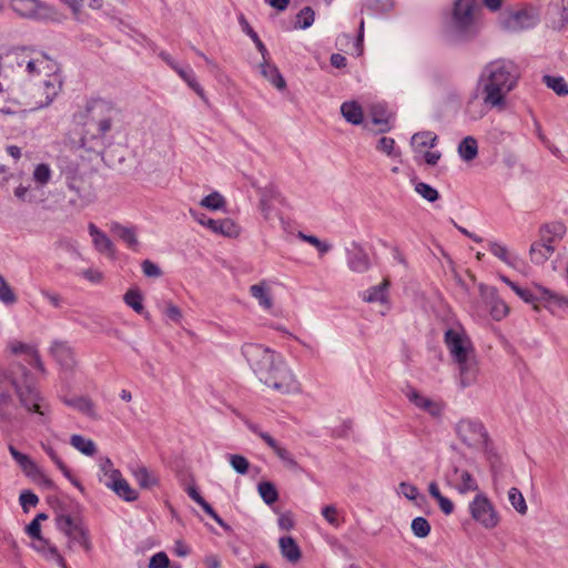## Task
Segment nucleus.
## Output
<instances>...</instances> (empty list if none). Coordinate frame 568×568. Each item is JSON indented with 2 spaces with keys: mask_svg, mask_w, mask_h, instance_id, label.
I'll use <instances>...</instances> for the list:
<instances>
[{
  "mask_svg": "<svg viewBox=\"0 0 568 568\" xmlns=\"http://www.w3.org/2000/svg\"><path fill=\"white\" fill-rule=\"evenodd\" d=\"M32 179L40 186L48 184L51 179L49 165L44 163L38 164L33 170Z\"/></svg>",
  "mask_w": 568,
  "mask_h": 568,
  "instance_id": "49",
  "label": "nucleus"
},
{
  "mask_svg": "<svg viewBox=\"0 0 568 568\" xmlns=\"http://www.w3.org/2000/svg\"><path fill=\"white\" fill-rule=\"evenodd\" d=\"M33 65L28 74L38 80L32 93L34 108H44L51 104L62 88L60 68L57 61L47 54L34 51Z\"/></svg>",
  "mask_w": 568,
  "mask_h": 568,
  "instance_id": "3",
  "label": "nucleus"
},
{
  "mask_svg": "<svg viewBox=\"0 0 568 568\" xmlns=\"http://www.w3.org/2000/svg\"><path fill=\"white\" fill-rule=\"evenodd\" d=\"M250 293L255 300H257L260 306L263 308L271 310L273 307V297L266 281L252 285L250 287Z\"/></svg>",
  "mask_w": 568,
  "mask_h": 568,
  "instance_id": "25",
  "label": "nucleus"
},
{
  "mask_svg": "<svg viewBox=\"0 0 568 568\" xmlns=\"http://www.w3.org/2000/svg\"><path fill=\"white\" fill-rule=\"evenodd\" d=\"M457 434L466 445L485 449L488 447V433L480 422L463 419L457 424Z\"/></svg>",
  "mask_w": 568,
  "mask_h": 568,
  "instance_id": "9",
  "label": "nucleus"
},
{
  "mask_svg": "<svg viewBox=\"0 0 568 568\" xmlns=\"http://www.w3.org/2000/svg\"><path fill=\"white\" fill-rule=\"evenodd\" d=\"M229 460H230L232 468L237 474L245 475L248 471L250 463L244 456L233 454V455H230Z\"/></svg>",
  "mask_w": 568,
  "mask_h": 568,
  "instance_id": "55",
  "label": "nucleus"
},
{
  "mask_svg": "<svg viewBox=\"0 0 568 568\" xmlns=\"http://www.w3.org/2000/svg\"><path fill=\"white\" fill-rule=\"evenodd\" d=\"M67 184L68 189L74 193V196L70 199V204L73 206L83 207L93 200L92 182L84 175L70 174Z\"/></svg>",
  "mask_w": 568,
  "mask_h": 568,
  "instance_id": "10",
  "label": "nucleus"
},
{
  "mask_svg": "<svg viewBox=\"0 0 568 568\" xmlns=\"http://www.w3.org/2000/svg\"><path fill=\"white\" fill-rule=\"evenodd\" d=\"M389 286V281L384 280L379 285L371 287L365 296L364 301L367 303L384 302L386 300V290Z\"/></svg>",
  "mask_w": 568,
  "mask_h": 568,
  "instance_id": "40",
  "label": "nucleus"
},
{
  "mask_svg": "<svg viewBox=\"0 0 568 568\" xmlns=\"http://www.w3.org/2000/svg\"><path fill=\"white\" fill-rule=\"evenodd\" d=\"M126 305L132 307L136 313L141 314L143 307V296L138 290H129L123 297Z\"/></svg>",
  "mask_w": 568,
  "mask_h": 568,
  "instance_id": "46",
  "label": "nucleus"
},
{
  "mask_svg": "<svg viewBox=\"0 0 568 568\" xmlns=\"http://www.w3.org/2000/svg\"><path fill=\"white\" fill-rule=\"evenodd\" d=\"M242 354L260 379L277 361L275 354L268 347L261 344L246 343L242 346Z\"/></svg>",
  "mask_w": 568,
  "mask_h": 568,
  "instance_id": "8",
  "label": "nucleus"
},
{
  "mask_svg": "<svg viewBox=\"0 0 568 568\" xmlns=\"http://www.w3.org/2000/svg\"><path fill=\"white\" fill-rule=\"evenodd\" d=\"M407 396L409 400L418 408L429 412L433 415L437 414V406L429 398L420 395L416 390L409 392Z\"/></svg>",
  "mask_w": 568,
  "mask_h": 568,
  "instance_id": "42",
  "label": "nucleus"
},
{
  "mask_svg": "<svg viewBox=\"0 0 568 568\" xmlns=\"http://www.w3.org/2000/svg\"><path fill=\"white\" fill-rule=\"evenodd\" d=\"M538 12L534 8H524L510 13L507 26L511 30L528 29L538 22Z\"/></svg>",
  "mask_w": 568,
  "mask_h": 568,
  "instance_id": "17",
  "label": "nucleus"
},
{
  "mask_svg": "<svg viewBox=\"0 0 568 568\" xmlns=\"http://www.w3.org/2000/svg\"><path fill=\"white\" fill-rule=\"evenodd\" d=\"M112 231L123 241L126 245L136 251L139 246V241L136 237L135 230L133 227H126L121 224L115 223L112 226Z\"/></svg>",
  "mask_w": 568,
  "mask_h": 568,
  "instance_id": "32",
  "label": "nucleus"
},
{
  "mask_svg": "<svg viewBox=\"0 0 568 568\" xmlns=\"http://www.w3.org/2000/svg\"><path fill=\"white\" fill-rule=\"evenodd\" d=\"M437 136L433 134L432 132H420L416 133L412 138L413 144L420 146V148H433L436 143Z\"/></svg>",
  "mask_w": 568,
  "mask_h": 568,
  "instance_id": "54",
  "label": "nucleus"
},
{
  "mask_svg": "<svg viewBox=\"0 0 568 568\" xmlns=\"http://www.w3.org/2000/svg\"><path fill=\"white\" fill-rule=\"evenodd\" d=\"M508 499L511 506L521 515L527 513L526 500L519 489L513 487L508 491Z\"/></svg>",
  "mask_w": 568,
  "mask_h": 568,
  "instance_id": "48",
  "label": "nucleus"
},
{
  "mask_svg": "<svg viewBox=\"0 0 568 568\" xmlns=\"http://www.w3.org/2000/svg\"><path fill=\"white\" fill-rule=\"evenodd\" d=\"M170 564L169 557L165 552H158L150 559V568H166Z\"/></svg>",
  "mask_w": 568,
  "mask_h": 568,
  "instance_id": "62",
  "label": "nucleus"
},
{
  "mask_svg": "<svg viewBox=\"0 0 568 568\" xmlns=\"http://www.w3.org/2000/svg\"><path fill=\"white\" fill-rule=\"evenodd\" d=\"M349 267L354 272H364L369 267V260L366 254H355L349 261Z\"/></svg>",
  "mask_w": 568,
  "mask_h": 568,
  "instance_id": "56",
  "label": "nucleus"
},
{
  "mask_svg": "<svg viewBox=\"0 0 568 568\" xmlns=\"http://www.w3.org/2000/svg\"><path fill=\"white\" fill-rule=\"evenodd\" d=\"M33 50L28 49H14L7 52V61L10 63H18L17 69L22 72L30 71L31 65H33Z\"/></svg>",
  "mask_w": 568,
  "mask_h": 568,
  "instance_id": "23",
  "label": "nucleus"
},
{
  "mask_svg": "<svg viewBox=\"0 0 568 568\" xmlns=\"http://www.w3.org/2000/svg\"><path fill=\"white\" fill-rule=\"evenodd\" d=\"M186 83L187 85L195 91V93L203 100H205V93L203 88L196 81L193 72L191 70H185L181 67L174 70Z\"/></svg>",
  "mask_w": 568,
  "mask_h": 568,
  "instance_id": "44",
  "label": "nucleus"
},
{
  "mask_svg": "<svg viewBox=\"0 0 568 568\" xmlns=\"http://www.w3.org/2000/svg\"><path fill=\"white\" fill-rule=\"evenodd\" d=\"M202 224L210 227L215 233H221L226 236H236L239 234L237 225L230 219L201 221Z\"/></svg>",
  "mask_w": 568,
  "mask_h": 568,
  "instance_id": "26",
  "label": "nucleus"
},
{
  "mask_svg": "<svg viewBox=\"0 0 568 568\" xmlns=\"http://www.w3.org/2000/svg\"><path fill=\"white\" fill-rule=\"evenodd\" d=\"M278 545L282 556L290 562L295 564L302 558V551L293 537L280 538Z\"/></svg>",
  "mask_w": 568,
  "mask_h": 568,
  "instance_id": "24",
  "label": "nucleus"
},
{
  "mask_svg": "<svg viewBox=\"0 0 568 568\" xmlns=\"http://www.w3.org/2000/svg\"><path fill=\"white\" fill-rule=\"evenodd\" d=\"M520 78L518 65L499 59L488 63L481 74L484 102L491 106H503L505 97L516 88Z\"/></svg>",
  "mask_w": 568,
  "mask_h": 568,
  "instance_id": "2",
  "label": "nucleus"
},
{
  "mask_svg": "<svg viewBox=\"0 0 568 568\" xmlns=\"http://www.w3.org/2000/svg\"><path fill=\"white\" fill-rule=\"evenodd\" d=\"M94 247L102 254H105L106 256L114 258L115 257V248L112 243V241L104 234L103 232L101 234H98L97 237L93 240Z\"/></svg>",
  "mask_w": 568,
  "mask_h": 568,
  "instance_id": "43",
  "label": "nucleus"
},
{
  "mask_svg": "<svg viewBox=\"0 0 568 568\" xmlns=\"http://www.w3.org/2000/svg\"><path fill=\"white\" fill-rule=\"evenodd\" d=\"M49 353L65 371H73L78 364L75 351L67 341H53L49 348Z\"/></svg>",
  "mask_w": 568,
  "mask_h": 568,
  "instance_id": "14",
  "label": "nucleus"
},
{
  "mask_svg": "<svg viewBox=\"0 0 568 568\" xmlns=\"http://www.w3.org/2000/svg\"><path fill=\"white\" fill-rule=\"evenodd\" d=\"M55 525L57 528L68 538L69 549L79 545L85 551L91 550L89 534L81 520H77L70 515L60 514L55 517Z\"/></svg>",
  "mask_w": 568,
  "mask_h": 568,
  "instance_id": "7",
  "label": "nucleus"
},
{
  "mask_svg": "<svg viewBox=\"0 0 568 568\" xmlns=\"http://www.w3.org/2000/svg\"><path fill=\"white\" fill-rule=\"evenodd\" d=\"M260 382L280 394H295L301 390L297 378L282 359H277L272 368L261 376Z\"/></svg>",
  "mask_w": 568,
  "mask_h": 568,
  "instance_id": "6",
  "label": "nucleus"
},
{
  "mask_svg": "<svg viewBox=\"0 0 568 568\" xmlns=\"http://www.w3.org/2000/svg\"><path fill=\"white\" fill-rule=\"evenodd\" d=\"M341 112L344 119L354 125H358L363 122V109L355 101L344 102L341 106Z\"/></svg>",
  "mask_w": 568,
  "mask_h": 568,
  "instance_id": "30",
  "label": "nucleus"
},
{
  "mask_svg": "<svg viewBox=\"0 0 568 568\" xmlns=\"http://www.w3.org/2000/svg\"><path fill=\"white\" fill-rule=\"evenodd\" d=\"M68 405L77 408L84 415L89 416L90 418L97 419L98 414L95 412V405L93 400L89 397H78L71 400L67 402Z\"/></svg>",
  "mask_w": 568,
  "mask_h": 568,
  "instance_id": "34",
  "label": "nucleus"
},
{
  "mask_svg": "<svg viewBox=\"0 0 568 568\" xmlns=\"http://www.w3.org/2000/svg\"><path fill=\"white\" fill-rule=\"evenodd\" d=\"M0 301L7 305L14 304L17 302V296L13 293L10 285L7 283L6 278L0 274Z\"/></svg>",
  "mask_w": 568,
  "mask_h": 568,
  "instance_id": "53",
  "label": "nucleus"
},
{
  "mask_svg": "<svg viewBox=\"0 0 568 568\" xmlns=\"http://www.w3.org/2000/svg\"><path fill=\"white\" fill-rule=\"evenodd\" d=\"M455 362L458 365L462 386L466 387L473 384L476 381L478 373V365L475 353L469 356L456 359Z\"/></svg>",
  "mask_w": 568,
  "mask_h": 568,
  "instance_id": "20",
  "label": "nucleus"
},
{
  "mask_svg": "<svg viewBox=\"0 0 568 568\" xmlns=\"http://www.w3.org/2000/svg\"><path fill=\"white\" fill-rule=\"evenodd\" d=\"M517 295L526 303L535 304L536 301H545L547 306L554 311L556 307H568V297L555 293L546 287L536 285V294L529 290L520 288ZM538 310L537 305H534Z\"/></svg>",
  "mask_w": 568,
  "mask_h": 568,
  "instance_id": "11",
  "label": "nucleus"
},
{
  "mask_svg": "<svg viewBox=\"0 0 568 568\" xmlns=\"http://www.w3.org/2000/svg\"><path fill=\"white\" fill-rule=\"evenodd\" d=\"M16 395L20 405L34 414L42 424L49 420L50 405L34 385L31 373L24 366H18L10 376L0 375V418L11 420L18 417Z\"/></svg>",
  "mask_w": 568,
  "mask_h": 568,
  "instance_id": "1",
  "label": "nucleus"
},
{
  "mask_svg": "<svg viewBox=\"0 0 568 568\" xmlns=\"http://www.w3.org/2000/svg\"><path fill=\"white\" fill-rule=\"evenodd\" d=\"M257 491L263 501L267 505H273L278 499V491L275 485L271 481H261L257 485Z\"/></svg>",
  "mask_w": 568,
  "mask_h": 568,
  "instance_id": "38",
  "label": "nucleus"
},
{
  "mask_svg": "<svg viewBox=\"0 0 568 568\" xmlns=\"http://www.w3.org/2000/svg\"><path fill=\"white\" fill-rule=\"evenodd\" d=\"M412 530L418 538H425L430 532V525L424 517H416L412 521Z\"/></svg>",
  "mask_w": 568,
  "mask_h": 568,
  "instance_id": "51",
  "label": "nucleus"
},
{
  "mask_svg": "<svg viewBox=\"0 0 568 568\" xmlns=\"http://www.w3.org/2000/svg\"><path fill=\"white\" fill-rule=\"evenodd\" d=\"M458 152L465 161H471L477 156L478 145L473 136H466L458 146Z\"/></svg>",
  "mask_w": 568,
  "mask_h": 568,
  "instance_id": "36",
  "label": "nucleus"
},
{
  "mask_svg": "<svg viewBox=\"0 0 568 568\" xmlns=\"http://www.w3.org/2000/svg\"><path fill=\"white\" fill-rule=\"evenodd\" d=\"M489 251L504 263L510 264L509 253L505 245L497 242H491L489 244Z\"/></svg>",
  "mask_w": 568,
  "mask_h": 568,
  "instance_id": "57",
  "label": "nucleus"
},
{
  "mask_svg": "<svg viewBox=\"0 0 568 568\" xmlns=\"http://www.w3.org/2000/svg\"><path fill=\"white\" fill-rule=\"evenodd\" d=\"M141 266L144 275L148 277H160L162 274L160 267L150 260H144Z\"/></svg>",
  "mask_w": 568,
  "mask_h": 568,
  "instance_id": "64",
  "label": "nucleus"
},
{
  "mask_svg": "<svg viewBox=\"0 0 568 568\" xmlns=\"http://www.w3.org/2000/svg\"><path fill=\"white\" fill-rule=\"evenodd\" d=\"M315 13L311 7L303 8L296 16L295 28L306 29L314 23Z\"/></svg>",
  "mask_w": 568,
  "mask_h": 568,
  "instance_id": "47",
  "label": "nucleus"
},
{
  "mask_svg": "<svg viewBox=\"0 0 568 568\" xmlns=\"http://www.w3.org/2000/svg\"><path fill=\"white\" fill-rule=\"evenodd\" d=\"M372 121L374 124L379 126V132H386L390 129L389 126V114L384 110L383 106H374L372 110Z\"/></svg>",
  "mask_w": 568,
  "mask_h": 568,
  "instance_id": "45",
  "label": "nucleus"
},
{
  "mask_svg": "<svg viewBox=\"0 0 568 568\" xmlns=\"http://www.w3.org/2000/svg\"><path fill=\"white\" fill-rule=\"evenodd\" d=\"M9 348L14 355H26L30 358V364L39 369L42 374L45 373L44 365L41 361L40 354L34 345L27 344L19 341H13L9 344Z\"/></svg>",
  "mask_w": 568,
  "mask_h": 568,
  "instance_id": "19",
  "label": "nucleus"
},
{
  "mask_svg": "<svg viewBox=\"0 0 568 568\" xmlns=\"http://www.w3.org/2000/svg\"><path fill=\"white\" fill-rule=\"evenodd\" d=\"M201 205L210 210H220L225 205V200L220 193L212 192L201 201Z\"/></svg>",
  "mask_w": 568,
  "mask_h": 568,
  "instance_id": "52",
  "label": "nucleus"
},
{
  "mask_svg": "<svg viewBox=\"0 0 568 568\" xmlns=\"http://www.w3.org/2000/svg\"><path fill=\"white\" fill-rule=\"evenodd\" d=\"M71 445L87 456H93L97 452L95 444L91 439H87L81 435H72Z\"/></svg>",
  "mask_w": 568,
  "mask_h": 568,
  "instance_id": "39",
  "label": "nucleus"
},
{
  "mask_svg": "<svg viewBox=\"0 0 568 568\" xmlns=\"http://www.w3.org/2000/svg\"><path fill=\"white\" fill-rule=\"evenodd\" d=\"M445 343L454 361L475 353L470 339L455 329L449 328L445 332Z\"/></svg>",
  "mask_w": 568,
  "mask_h": 568,
  "instance_id": "13",
  "label": "nucleus"
},
{
  "mask_svg": "<svg viewBox=\"0 0 568 568\" xmlns=\"http://www.w3.org/2000/svg\"><path fill=\"white\" fill-rule=\"evenodd\" d=\"M44 452L51 458V460L57 465V467L62 471V474L78 488L82 489L81 484L71 476V473L67 465L62 462V459L58 456L57 452L50 446L45 444H41Z\"/></svg>",
  "mask_w": 568,
  "mask_h": 568,
  "instance_id": "33",
  "label": "nucleus"
},
{
  "mask_svg": "<svg viewBox=\"0 0 568 568\" xmlns=\"http://www.w3.org/2000/svg\"><path fill=\"white\" fill-rule=\"evenodd\" d=\"M322 515L325 518V520L337 527L339 526L338 517H337V509L333 505H327L322 509Z\"/></svg>",
  "mask_w": 568,
  "mask_h": 568,
  "instance_id": "61",
  "label": "nucleus"
},
{
  "mask_svg": "<svg viewBox=\"0 0 568 568\" xmlns=\"http://www.w3.org/2000/svg\"><path fill=\"white\" fill-rule=\"evenodd\" d=\"M552 7L560 16L562 26L568 24V0H554Z\"/></svg>",
  "mask_w": 568,
  "mask_h": 568,
  "instance_id": "60",
  "label": "nucleus"
},
{
  "mask_svg": "<svg viewBox=\"0 0 568 568\" xmlns=\"http://www.w3.org/2000/svg\"><path fill=\"white\" fill-rule=\"evenodd\" d=\"M30 478L47 489H53L55 487L54 483L42 471L41 468H39L38 473L33 474Z\"/></svg>",
  "mask_w": 568,
  "mask_h": 568,
  "instance_id": "63",
  "label": "nucleus"
},
{
  "mask_svg": "<svg viewBox=\"0 0 568 568\" xmlns=\"http://www.w3.org/2000/svg\"><path fill=\"white\" fill-rule=\"evenodd\" d=\"M447 484L460 494L478 490V485L471 474L466 469L454 467L446 476Z\"/></svg>",
  "mask_w": 568,
  "mask_h": 568,
  "instance_id": "16",
  "label": "nucleus"
},
{
  "mask_svg": "<svg viewBox=\"0 0 568 568\" xmlns=\"http://www.w3.org/2000/svg\"><path fill=\"white\" fill-rule=\"evenodd\" d=\"M9 452L12 456V458L17 462V464L20 466L22 471L28 476L31 477L33 474L38 473V469L40 468L28 455L19 452L14 446H9Z\"/></svg>",
  "mask_w": 568,
  "mask_h": 568,
  "instance_id": "29",
  "label": "nucleus"
},
{
  "mask_svg": "<svg viewBox=\"0 0 568 568\" xmlns=\"http://www.w3.org/2000/svg\"><path fill=\"white\" fill-rule=\"evenodd\" d=\"M133 476L141 488L149 489L158 485V477L148 468L141 466L133 471Z\"/></svg>",
  "mask_w": 568,
  "mask_h": 568,
  "instance_id": "35",
  "label": "nucleus"
},
{
  "mask_svg": "<svg viewBox=\"0 0 568 568\" xmlns=\"http://www.w3.org/2000/svg\"><path fill=\"white\" fill-rule=\"evenodd\" d=\"M471 517L486 528H494L498 525L499 518L491 503L484 495H477L470 506Z\"/></svg>",
  "mask_w": 568,
  "mask_h": 568,
  "instance_id": "12",
  "label": "nucleus"
},
{
  "mask_svg": "<svg viewBox=\"0 0 568 568\" xmlns=\"http://www.w3.org/2000/svg\"><path fill=\"white\" fill-rule=\"evenodd\" d=\"M247 427L258 435L265 444L274 452V454L285 464L286 467L291 469H296L298 467V463L291 455V453L282 447L268 433L261 432L255 424L246 422Z\"/></svg>",
  "mask_w": 568,
  "mask_h": 568,
  "instance_id": "15",
  "label": "nucleus"
},
{
  "mask_svg": "<svg viewBox=\"0 0 568 568\" xmlns=\"http://www.w3.org/2000/svg\"><path fill=\"white\" fill-rule=\"evenodd\" d=\"M20 504L24 511H28L29 507H36L39 503L38 496L31 490H24L20 494Z\"/></svg>",
  "mask_w": 568,
  "mask_h": 568,
  "instance_id": "59",
  "label": "nucleus"
},
{
  "mask_svg": "<svg viewBox=\"0 0 568 568\" xmlns=\"http://www.w3.org/2000/svg\"><path fill=\"white\" fill-rule=\"evenodd\" d=\"M566 232V227L562 223L556 222L551 224H546L540 227V236L546 237L550 242L558 241L562 237Z\"/></svg>",
  "mask_w": 568,
  "mask_h": 568,
  "instance_id": "37",
  "label": "nucleus"
},
{
  "mask_svg": "<svg viewBox=\"0 0 568 568\" xmlns=\"http://www.w3.org/2000/svg\"><path fill=\"white\" fill-rule=\"evenodd\" d=\"M18 63H9L7 61V53L0 55V75H3L4 78H9L10 75H13L16 73H20V71L17 69Z\"/></svg>",
  "mask_w": 568,
  "mask_h": 568,
  "instance_id": "58",
  "label": "nucleus"
},
{
  "mask_svg": "<svg viewBox=\"0 0 568 568\" xmlns=\"http://www.w3.org/2000/svg\"><path fill=\"white\" fill-rule=\"evenodd\" d=\"M486 302L489 306V313L494 320L500 321L508 315L509 307L501 298H499L495 288L487 291Z\"/></svg>",
  "mask_w": 568,
  "mask_h": 568,
  "instance_id": "22",
  "label": "nucleus"
},
{
  "mask_svg": "<svg viewBox=\"0 0 568 568\" xmlns=\"http://www.w3.org/2000/svg\"><path fill=\"white\" fill-rule=\"evenodd\" d=\"M119 114L120 110L114 103L103 99L90 100L84 113L79 114L84 126L82 143L103 145L106 134L112 129L113 120Z\"/></svg>",
  "mask_w": 568,
  "mask_h": 568,
  "instance_id": "4",
  "label": "nucleus"
},
{
  "mask_svg": "<svg viewBox=\"0 0 568 568\" xmlns=\"http://www.w3.org/2000/svg\"><path fill=\"white\" fill-rule=\"evenodd\" d=\"M261 71L262 74L278 90H284L286 87L285 80L280 73L277 67L267 63V61H264L261 64Z\"/></svg>",
  "mask_w": 568,
  "mask_h": 568,
  "instance_id": "31",
  "label": "nucleus"
},
{
  "mask_svg": "<svg viewBox=\"0 0 568 568\" xmlns=\"http://www.w3.org/2000/svg\"><path fill=\"white\" fill-rule=\"evenodd\" d=\"M415 191L428 202H435L439 197L438 191L425 182L416 183Z\"/></svg>",
  "mask_w": 568,
  "mask_h": 568,
  "instance_id": "50",
  "label": "nucleus"
},
{
  "mask_svg": "<svg viewBox=\"0 0 568 568\" xmlns=\"http://www.w3.org/2000/svg\"><path fill=\"white\" fill-rule=\"evenodd\" d=\"M34 548L41 552L48 561H52L61 568H67L64 558L61 556L58 548L49 540L45 539L42 542L34 545Z\"/></svg>",
  "mask_w": 568,
  "mask_h": 568,
  "instance_id": "27",
  "label": "nucleus"
},
{
  "mask_svg": "<svg viewBox=\"0 0 568 568\" xmlns=\"http://www.w3.org/2000/svg\"><path fill=\"white\" fill-rule=\"evenodd\" d=\"M479 7L477 0H454L448 21L452 32L462 38H471L479 32Z\"/></svg>",
  "mask_w": 568,
  "mask_h": 568,
  "instance_id": "5",
  "label": "nucleus"
},
{
  "mask_svg": "<svg viewBox=\"0 0 568 568\" xmlns=\"http://www.w3.org/2000/svg\"><path fill=\"white\" fill-rule=\"evenodd\" d=\"M555 250L556 247L552 242L540 236V240L530 245V261L537 265H541L552 256Z\"/></svg>",
  "mask_w": 568,
  "mask_h": 568,
  "instance_id": "21",
  "label": "nucleus"
},
{
  "mask_svg": "<svg viewBox=\"0 0 568 568\" xmlns=\"http://www.w3.org/2000/svg\"><path fill=\"white\" fill-rule=\"evenodd\" d=\"M544 83L560 97L568 95V84L562 77L544 75Z\"/></svg>",
  "mask_w": 568,
  "mask_h": 568,
  "instance_id": "41",
  "label": "nucleus"
},
{
  "mask_svg": "<svg viewBox=\"0 0 568 568\" xmlns=\"http://www.w3.org/2000/svg\"><path fill=\"white\" fill-rule=\"evenodd\" d=\"M11 7L14 12L26 18L39 16L41 9L37 0H12Z\"/></svg>",
  "mask_w": 568,
  "mask_h": 568,
  "instance_id": "28",
  "label": "nucleus"
},
{
  "mask_svg": "<svg viewBox=\"0 0 568 568\" xmlns=\"http://www.w3.org/2000/svg\"><path fill=\"white\" fill-rule=\"evenodd\" d=\"M111 483L106 484L109 488H111L119 497L123 498L126 501H134L138 499V493L129 483L121 476V473L118 469H112Z\"/></svg>",
  "mask_w": 568,
  "mask_h": 568,
  "instance_id": "18",
  "label": "nucleus"
}]
</instances>
